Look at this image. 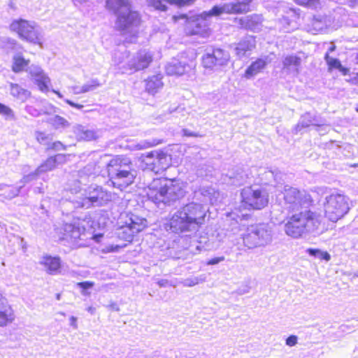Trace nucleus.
<instances>
[{"mask_svg": "<svg viewBox=\"0 0 358 358\" xmlns=\"http://www.w3.org/2000/svg\"><path fill=\"white\" fill-rule=\"evenodd\" d=\"M185 194L182 183L176 178H155L145 187L148 199L157 205H170L181 199Z\"/></svg>", "mask_w": 358, "mask_h": 358, "instance_id": "nucleus-1", "label": "nucleus"}, {"mask_svg": "<svg viewBox=\"0 0 358 358\" xmlns=\"http://www.w3.org/2000/svg\"><path fill=\"white\" fill-rule=\"evenodd\" d=\"M206 210L203 206L190 202L180 208L169 219L166 224L174 233L189 231L192 227H200L205 222Z\"/></svg>", "mask_w": 358, "mask_h": 358, "instance_id": "nucleus-2", "label": "nucleus"}, {"mask_svg": "<svg viewBox=\"0 0 358 358\" xmlns=\"http://www.w3.org/2000/svg\"><path fill=\"white\" fill-rule=\"evenodd\" d=\"M106 176L110 185L123 190L132 185L136 179L131 160L124 155H116L106 166Z\"/></svg>", "mask_w": 358, "mask_h": 358, "instance_id": "nucleus-3", "label": "nucleus"}, {"mask_svg": "<svg viewBox=\"0 0 358 358\" xmlns=\"http://www.w3.org/2000/svg\"><path fill=\"white\" fill-rule=\"evenodd\" d=\"M320 224L318 215L310 210H301L289 216L285 224V234L294 238L302 237L306 233L318 229Z\"/></svg>", "mask_w": 358, "mask_h": 358, "instance_id": "nucleus-4", "label": "nucleus"}, {"mask_svg": "<svg viewBox=\"0 0 358 358\" xmlns=\"http://www.w3.org/2000/svg\"><path fill=\"white\" fill-rule=\"evenodd\" d=\"M122 220L117 229V237L119 240L124 241V246L133 241L134 237L148 227V221L145 218L139 217L131 213L121 215Z\"/></svg>", "mask_w": 358, "mask_h": 358, "instance_id": "nucleus-5", "label": "nucleus"}, {"mask_svg": "<svg viewBox=\"0 0 358 358\" xmlns=\"http://www.w3.org/2000/svg\"><path fill=\"white\" fill-rule=\"evenodd\" d=\"M269 202V196L266 189L255 188L250 185L242 188L240 191L239 211L261 210L265 208Z\"/></svg>", "mask_w": 358, "mask_h": 358, "instance_id": "nucleus-6", "label": "nucleus"}, {"mask_svg": "<svg viewBox=\"0 0 358 358\" xmlns=\"http://www.w3.org/2000/svg\"><path fill=\"white\" fill-rule=\"evenodd\" d=\"M172 156L164 150H154L141 154L138 162L143 170L155 174H161L170 169L172 164Z\"/></svg>", "mask_w": 358, "mask_h": 358, "instance_id": "nucleus-7", "label": "nucleus"}, {"mask_svg": "<svg viewBox=\"0 0 358 358\" xmlns=\"http://www.w3.org/2000/svg\"><path fill=\"white\" fill-rule=\"evenodd\" d=\"M349 198L339 193L331 194L324 203V217L333 223L343 219L350 211Z\"/></svg>", "mask_w": 358, "mask_h": 358, "instance_id": "nucleus-8", "label": "nucleus"}, {"mask_svg": "<svg viewBox=\"0 0 358 358\" xmlns=\"http://www.w3.org/2000/svg\"><path fill=\"white\" fill-rule=\"evenodd\" d=\"M10 27L22 40L42 46L40 34L29 21L22 19L15 20L11 22Z\"/></svg>", "mask_w": 358, "mask_h": 358, "instance_id": "nucleus-9", "label": "nucleus"}, {"mask_svg": "<svg viewBox=\"0 0 358 358\" xmlns=\"http://www.w3.org/2000/svg\"><path fill=\"white\" fill-rule=\"evenodd\" d=\"M142 22L141 15L137 10L129 7L125 12L120 13L117 15L115 24L117 29L124 31L138 27Z\"/></svg>", "mask_w": 358, "mask_h": 358, "instance_id": "nucleus-10", "label": "nucleus"}, {"mask_svg": "<svg viewBox=\"0 0 358 358\" xmlns=\"http://www.w3.org/2000/svg\"><path fill=\"white\" fill-rule=\"evenodd\" d=\"M282 194L285 204L288 205L292 209H294L296 205H301L303 203L312 204L313 202V198L309 194H303L296 187H285Z\"/></svg>", "mask_w": 358, "mask_h": 358, "instance_id": "nucleus-11", "label": "nucleus"}, {"mask_svg": "<svg viewBox=\"0 0 358 358\" xmlns=\"http://www.w3.org/2000/svg\"><path fill=\"white\" fill-rule=\"evenodd\" d=\"M266 235V231L264 229L248 230L243 237V244L248 249L264 246L267 243Z\"/></svg>", "mask_w": 358, "mask_h": 358, "instance_id": "nucleus-12", "label": "nucleus"}, {"mask_svg": "<svg viewBox=\"0 0 358 358\" xmlns=\"http://www.w3.org/2000/svg\"><path fill=\"white\" fill-rule=\"evenodd\" d=\"M153 61L152 55L147 51H138L128 64V69L132 72L143 71L150 66Z\"/></svg>", "mask_w": 358, "mask_h": 358, "instance_id": "nucleus-13", "label": "nucleus"}, {"mask_svg": "<svg viewBox=\"0 0 358 358\" xmlns=\"http://www.w3.org/2000/svg\"><path fill=\"white\" fill-rule=\"evenodd\" d=\"M15 313L8 299L0 293V327H6L15 320Z\"/></svg>", "mask_w": 358, "mask_h": 358, "instance_id": "nucleus-14", "label": "nucleus"}, {"mask_svg": "<svg viewBox=\"0 0 358 358\" xmlns=\"http://www.w3.org/2000/svg\"><path fill=\"white\" fill-rule=\"evenodd\" d=\"M40 264L45 268L48 274L55 275L61 271L62 260L58 256L45 255L42 257Z\"/></svg>", "mask_w": 358, "mask_h": 358, "instance_id": "nucleus-15", "label": "nucleus"}, {"mask_svg": "<svg viewBox=\"0 0 358 358\" xmlns=\"http://www.w3.org/2000/svg\"><path fill=\"white\" fill-rule=\"evenodd\" d=\"M235 22L241 29L253 30L261 23L262 17L260 15L252 14L244 17L236 18Z\"/></svg>", "mask_w": 358, "mask_h": 358, "instance_id": "nucleus-16", "label": "nucleus"}, {"mask_svg": "<svg viewBox=\"0 0 358 358\" xmlns=\"http://www.w3.org/2000/svg\"><path fill=\"white\" fill-rule=\"evenodd\" d=\"M266 65L267 62L266 59L257 58L248 66L243 77L245 79H250L263 71Z\"/></svg>", "mask_w": 358, "mask_h": 358, "instance_id": "nucleus-17", "label": "nucleus"}, {"mask_svg": "<svg viewBox=\"0 0 358 358\" xmlns=\"http://www.w3.org/2000/svg\"><path fill=\"white\" fill-rule=\"evenodd\" d=\"M162 78L160 73L148 76L145 80V91L150 94H156L163 87Z\"/></svg>", "mask_w": 358, "mask_h": 358, "instance_id": "nucleus-18", "label": "nucleus"}, {"mask_svg": "<svg viewBox=\"0 0 358 358\" xmlns=\"http://www.w3.org/2000/svg\"><path fill=\"white\" fill-rule=\"evenodd\" d=\"M58 156L63 157L64 161H65L66 155H58ZM57 155H52L48 157L38 166L35 170V173L38 175L54 170L57 166Z\"/></svg>", "mask_w": 358, "mask_h": 358, "instance_id": "nucleus-19", "label": "nucleus"}, {"mask_svg": "<svg viewBox=\"0 0 358 358\" xmlns=\"http://www.w3.org/2000/svg\"><path fill=\"white\" fill-rule=\"evenodd\" d=\"M30 74L41 92H46L49 90L50 79L43 71L39 70L36 72H31Z\"/></svg>", "mask_w": 358, "mask_h": 358, "instance_id": "nucleus-20", "label": "nucleus"}, {"mask_svg": "<svg viewBox=\"0 0 358 358\" xmlns=\"http://www.w3.org/2000/svg\"><path fill=\"white\" fill-rule=\"evenodd\" d=\"M129 7H131L130 0H106V8L117 15L120 13H122L121 10L125 8L127 10Z\"/></svg>", "mask_w": 358, "mask_h": 358, "instance_id": "nucleus-21", "label": "nucleus"}, {"mask_svg": "<svg viewBox=\"0 0 358 358\" xmlns=\"http://www.w3.org/2000/svg\"><path fill=\"white\" fill-rule=\"evenodd\" d=\"M255 48V40L243 39L240 41L235 47V53L238 57H243Z\"/></svg>", "mask_w": 358, "mask_h": 358, "instance_id": "nucleus-22", "label": "nucleus"}, {"mask_svg": "<svg viewBox=\"0 0 358 358\" xmlns=\"http://www.w3.org/2000/svg\"><path fill=\"white\" fill-rule=\"evenodd\" d=\"M324 60L327 62L329 71L338 69L343 76H347L349 74V69L343 66L338 59L331 57L330 55H329V52L325 53Z\"/></svg>", "mask_w": 358, "mask_h": 358, "instance_id": "nucleus-23", "label": "nucleus"}, {"mask_svg": "<svg viewBox=\"0 0 358 358\" xmlns=\"http://www.w3.org/2000/svg\"><path fill=\"white\" fill-rule=\"evenodd\" d=\"M282 64L283 69L289 71L294 69L298 72L301 64V59L297 55H289L283 58Z\"/></svg>", "mask_w": 358, "mask_h": 358, "instance_id": "nucleus-24", "label": "nucleus"}, {"mask_svg": "<svg viewBox=\"0 0 358 358\" xmlns=\"http://www.w3.org/2000/svg\"><path fill=\"white\" fill-rule=\"evenodd\" d=\"M211 55L215 60L216 66L227 65L230 59L229 52L220 48L214 49Z\"/></svg>", "mask_w": 358, "mask_h": 358, "instance_id": "nucleus-25", "label": "nucleus"}, {"mask_svg": "<svg viewBox=\"0 0 358 358\" xmlns=\"http://www.w3.org/2000/svg\"><path fill=\"white\" fill-rule=\"evenodd\" d=\"M186 66L181 62H172L166 66V72L169 76H182L186 71Z\"/></svg>", "mask_w": 358, "mask_h": 358, "instance_id": "nucleus-26", "label": "nucleus"}, {"mask_svg": "<svg viewBox=\"0 0 358 358\" xmlns=\"http://www.w3.org/2000/svg\"><path fill=\"white\" fill-rule=\"evenodd\" d=\"M10 94L13 97L21 99L22 101H25L31 96L30 92L22 88L20 85L17 83H10Z\"/></svg>", "mask_w": 358, "mask_h": 358, "instance_id": "nucleus-27", "label": "nucleus"}, {"mask_svg": "<svg viewBox=\"0 0 358 358\" xmlns=\"http://www.w3.org/2000/svg\"><path fill=\"white\" fill-rule=\"evenodd\" d=\"M29 62L30 60L25 59L22 55H15L13 57L11 69L14 73L22 72L29 66Z\"/></svg>", "mask_w": 358, "mask_h": 358, "instance_id": "nucleus-28", "label": "nucleus"}, {"mask_svg": "<svg viewBox=\"0 0 358 358\" xmlns=\"http://www.w3.org/2000/svg\"><path fill=\"white\" fill-rule=\"evenodd\" d=\"M206 24H202L200 22H194L191 24L186 29V34L187 36H204L207 34Z\"/></svg>", "mask_w": 358, "mask_h": 358, "instance_id": "nucleus-29", "label": "nucleus"}, {"mask_svg": "<svg viewBox=\"0 0 358 358\" xmlns=\"http://www.w3.org/2000/svg\"><path fill=\"white\" fill-rule=\"evenodd\" d=\"M92 193H95L99 201V206H102L111 201V194L101 187H96L94 189Z\"/></svg>", "mask_w": 358, "mask_h": 358, "instance_id": "nucleus-30", "label": "nucleus"}, {"mask_svg": "<svg viewBox=\"0 0 358 358\" xmlns=\"http://www.w3.org/2000/svg\"><path fill=\"white\" fill-rule=\"evenodd\" d=\"M164 143L163 139L155 138L152 140H146L143 141L142 143L137 144L136 145V149L138 150H144L148 149L153 147H156L159 145H161Z\"/></svg>", "mask_w": 358, "mask_h": 358, "instance_id": "nucleus-31", "label": "nucleus"}, {"mask_svg": "<svg viewBox=\"0 0 358 358\" xmlns=\"http://www.w3.org/2000/svg\"><path fill=\"white\" fill-rule=\"evenodd\" d=\"M293 2L300 6L315 9L320 5V0H292Z\"/></svg>", "mask_w": 358, "mask_h": 358, "instance_id": "nucleus-32", "label": "nucleus"}, {"mask_svg": "<svg viewBox=\"0 0 358 358\" xmlns=\"http://www.w3.org/2000/svg\"><path fill=\"white\" fill-rule=\"evenodd\" d=\"M201 65L206 69H213L217 67L211 53H207L203 55L201 58Z\"/></svg>", "mask_w": 358, "mask_h": 358, "instance_id": "nucleus-33", "label": "nucleus"}, {"mask_svg": "<svg viewBox=\"0 0 358 358\" xmlns=\"http://www.w3.org/2000/svg\"><path fill=\"white\" fill-rule=\"evenodd\" d=\"M150 6H152L155 10L160 11H166L168 9L165 2L166 0H147Z\"/></svg>", "mask_w": 358, "mask_h": 358, "instance_id": "nucleus-34", "label": "nucleus"}, {"mask_svg": "<svg viewBox=\"0 0 358 358\" xmlns=\"http://www.w3.org/2000/svg\"><path fill=\"white\" fill-rule=\"evenodd\" d=\"M66 149V146L59 141L48 143L46 147L47 151H59Z\"/></svg>", "mask_w": 358, "mask_h": 358, "instance_id": "nucleus-35", "label": "nucleus"}, {"mask_svg": "<svg viewBox=\"0 0 358 358\" xmlns=\"http://www.w3.org/2000/svg\"><path fill=\"white\" fill-rule=\"evenodd\" d=\"M80 138L87 141H92L96 138V132L92 130H85L80 132Z\"/></svg>", "mask_w": 358, "mask_h": 358, "instance_id": "nucleus-36", "label": "nucleus"}, {"mask_svg": "<svg viewBox=\"0 0 358 358\" xmlns=\"http://www.w3.org/2000/svg\"><path fill=\"white\" fill-rule=\"evenodd\" d=\"M171 5H176L179 7L189 6L196 0H166Z\"/></svg>", "mask_w": 358, "mask_h": 358, "instance_id": "nucleus-37", "label": "nucleus"}, {"mask_svg": "<svg viewBox=\"0 0 358 358\" xmlns=\"http://www.w3.org/2000/svg\"><path fill=\"white\" fill-rule=\"evenodd\" d=\"M0 114L9 116V117H13L14 113L13 110L9 108L8 106L0 103Z\"/></svg>", "mask_w": 358, "mask_h": 358, "instance_id": "nucleus-38", "label": "nucleus"}, {"mask_svg": "<svg viewBox=\"0 0 358 358\" xmlns=\"http://www.w3.org/2000/svg\"><path fill=\"white\" fill-rule=\"evenodd\" d=\"M36 140L40 144L45 143L48 140V136L43 131H36Z\"/></svg>", "mask_w": 358, "mask_h": 358, "instance_id": "nucleus-39", "label": "nucleus"}, {"mask_svg": "<svg viewBox=\"0 0 358 358\" xmlns=\"http://www.w3.org/2000/svg\"><path fill=\"white\" fill-rule=\"evenodd\" d=\"M94 285V282L92 281H83L77 283V286L83 290V294H85L84 292L93 287Z\"/></svg>", "mask_w": 358, "mask_h": 358, "instance_id": "nucleus-40", "label": "nucleus"}, {"mask_svg": "<svg viewBox=\"0 0 358 358\" xmlns=\"http://www.w3.org/2000/svg\"><path fill=\"white\" fill-rule=\"evenodd\" d=\"M104 236V234L102 232L95 233L94 231L92 232L91 239L96 243H100Z\"/></svg>", "mask_w": 358, "mask_h": 358, "instance_id": "nucleus-41", "label": "nucleus"}, {"mask_svg": "<svg viewBox=\"0 0 358 358\" xmlns=\"http://www.w3.org/2000/svg\"><path fill=\"white\" fill-rule=\"evenodd\" d=\"M71 234L69 235L71 238H77L76 235L80 234V227L76 226H71V229L69 231ZM78 238H80V236H78Z\"/></svg>", "mask_w": 358, "mask_h": 358, "instance_id": "nucleus-42", "label": "nucleus"}, {"mask_svg": "<svg viewBox=\"0 0 358 358\" xmlns=\"http://www.w3.org/2000/svg\"><path fill=\"white\" fill-rule=\"evenodd\" d=\"M85 201L87 203H96V204H98L99 206V201L98 199V197L95 194V193H92V195H90V196H87V197H85Z\"/></svg>", "mask_w": 358, "mask_h": 358, "instance_id": "nucleus-43", "label": "nucleus"}, {"mask_svg": "<svg viewBox=\"0 0 358 358\" xmlns=\"http://www.w3.org/2000/svg\"><path fill=\"white\" fill-rule=\"evenodd\" d=\"M296 343H297V337L296 336H294V335L289 336L286 339V344L289 346H294L296 344Z\"/></svg>", "mask_w": 358, "mask_h": 358, "instance_id": "nucleus-44", "label": "nucleus"}, {"mask_svg": "<svg viewBox=\"0 0 358 358\" xmlns=\"http://www.w3.org/2000/svg\"><path fill=\"white\" fill-rule=\"evenodd\" d=\"M224 260V257H214V258L209 259L206 264L208 265H214V264H217Z\"/></svg>", "mask_w": 358, "mask_h": 358, "instance_id": "nucleus-45", "label": "nucleus"}, {"mask_svg": "<svg viewBox=\"0 0 358 358\" xmlns=\"http://www.w3.org/2000/svg\"><path fill=\"white\" fill-rule=\"evenodd\" d=\"M182 134H183V136H186V137H201L202 136V135H201L198 133H194V132L189 131L187 129H183Z\"/></svg>", "mask_w": 358, "mask_h": 358, "instance_id": "nucleus-46", "label": "nucleus"}, {"mask_svg": "<svg viewBox=\"0 0 358 358\" xmlns=\"http://www.w3.org/2000/svg\"><path fill=\"white\" fill-rule=\"evenodd\" d=\"M319 257L321 260L329 261L331 259L330 255L327 252L321 251L319 255Z\"/></svg>", "mask_w": 358, "mask_h": 358, "instance_id": "nucleus-47", "label": "nucleus"}, {"mask_svg": "<svg viewBox=\"0 0 358 358\" xmlns=\"http://www.w3.org/2000/svg\"><path fill=\"white\" fill-rule=\"evenodd\" d=\"M66 103L71 106V107H73L75 108H77V109H82L83 108V105L82 104H79V103H75L71 100H66Z\"/></svg>", "mask_w": 358, "mask_h": 358, "instance_id": "nucleus-48", "label": "nucleus"}, {"mask_svg": "<svg viewBox=\"0 0 358 358\" xmlns=\"http://www.w3.org/2000/svg\"><path fill=\"white\" fill-rule=\"evenodd\" d=\"M320 252L319 249L309 248L307 250V252L311 256H319Z\"/></svg>", "mask_w": 358, "mask_h": 358, "instance_id": "nucleus-49", "label": "nucleus"}, {"mask_svg": "<svg viewBox=\"0 0 358 358\" xmlns=\"http://www.w3.org/2000/svg\"><path fill=\"white\" fill-rule=\"evenodd\" d=\"M187 16L186 14H181V15H174L173 16V19L174 21H177L180 19H187Z\"/></svg>", "mask_w": 358, "mask_h": 358, "instance_id": "nucleus-50", "label": "nucleus"}, {"mask_svg": "<svg viewBox=\"0 0 358 358\" xmlns=\"http://www.w3.org/2000/svg\"><path fill=\"white\" fill-rule=\"evenodd\" d=\"M336 48V45H333L329 48L328 51L327 52H329V55L330 52L335 51Z\"/></svg>", "mask_w": 358, "mask_h": 358, "instance_id": "nucleus-51", "label": "nucleus"}, {"mask_svg": "<svg viewBox=\"0 0 358 358\" xmlns=\"http://www.w3.org/2000/svg\"><path fill=\"white\" fill-rule=\"evenodd\" d=\"M57 119L64 125H66L67 122L62 117H57Z\"/></svg>", "mask_w": 358, "mask_h": 358, "instance_id": "nucleus-52", "label": "nucleus"}, {"mask_svg": "<svg viewBox=\"0 0 358 358\" xmlns=\"http://www.w3.org/2000/svg\"><path fill=\"white\" fill-rule=\"evenodd\" d=\"M250 217V215L248 214H243L240 217L241 220H248Z\"/></svg>", "mask_w": 358, "mask_h": 358, "instance_id": "nucleus-53", "label": "nucleus"}, {"mask_svg": "<svg viewBox=\"0 0 358 358\" xmlns=\"http://www.w3.org/2000/svg\"><path fill=\"white\" fill-rule=\"evenodd\" d=\"M94 226H98L99 228L100 227V225L99 223L92 222V227L94 228Z\"/></svg>", "mask_w": 358, "mask_h": 358, "instance_id": "nucleus-54", "label": "nucleus"}, {"mask_svg": "<svg viewBox=\"0 0 358 358\" xmlns=\"http://www.w3.org/2000/svg\"><path fill=\"white\" fill-rule=\"evenodd\" d=\"M71 320H73V322H75L76 321V319L73 317H71Z\"/></svg>", "mask_w": 358, "mask_h": 358, "instance_id": "nucleus-55", "label": "nucleus"}, {"mask_svg": "<svg viewBox=\"0 0 358 358\" xmlns=\"http://www.w3.org/2000/svg\"><path fill=\"white\" fill-rule=\"evenodd\" d=\"M356 63H357V64H358V54H357V56L356 57Z\"/></svg>", "mask_w": 358, "mask_h": 358, "instance_id": "nucleus-56", "label": "nucleus"}, {"mask_svg": "<svg viewBox=\"0 0 358 358\" xmlns=\"http://www.w3.org/2000/svg\"><path fill=\"white\" fill-rule=\"evenodd\" d=\"M357 76H358V73H357Z\"/></svg>", "mask_w": 358, "mask_h": 358, "instance_id": "nucleus-57", "label": "nucleus"}]
</instances>
